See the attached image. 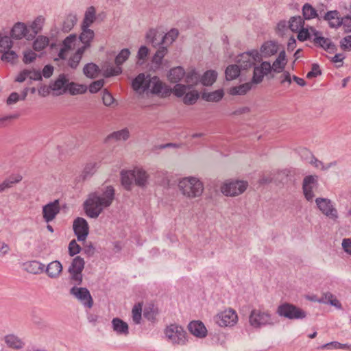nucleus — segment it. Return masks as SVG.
Instances as JSON below:
<instances>
[{
  "label": "nucleus",
  "instance_id": "f257e3e1",
  "mask_svg": "<svg viewBox=\"0 0 351 351\" xmlns=\"http://www.w3.org/2000/svg\"><path fill=\"white\" fill-rule=\"evenodd\" d=\"M114 199V189L107 186L99 191L91 193L84 202V206L86 215L91 218H97L106 208L109 207Z\"/></svg>",
  "mask_w": 351,
  "mask_h": 351
},
{
  "label": "nucleus",
  "instance_id": "f03ea898",
  "mask_svg": "<svg viewBox=\"0 0 351 351\" xmlns=\"http://www.w3.org/2000/svg\"><path fill=\"white\" fill-rule=\"evenodd\" d=\"M178 187L182 194L190 199L200 197L204 190L202 182L193 176L185 177L180 180Z\"/></svg>",
  "mask_w": 351,
  "mask_h": 351
},
{
  "label": "nucleus",
  "instance_id": "7ed1b4c3",
  "mask_svg": "<svg viewBox=\"0 0 351 351\" xmlns=\"http://www.w3.org/2000/svg\"><path fill=\"white\" fill-rule=\"evenodd\" d=\"M248 183L243 180H227L221 186V191L226 196L234 197L242 194L247 188Z\"/></svg>",
  "mask_w": 351,
  "mask_h": 351
},
{
  "label": "nucleus",
  "instance_id": "20e7f679",
  "mask_svg": "<svg viewBox=\"0 0 351 351\" xmlns=\"http://www.w3.org/2000/svg\"><path fill=\"white\" fill-rule=\"evenodd\" d=\"M276 313L279 316L289 319H302L306 316V313L304 310L292 304L287 302L278 306Z\"/></svg>",
  "mask_w": 351,
  "mask_h": 351
},
{
  "label": "nucleus",
  "instance_id": "39448f33",
  "mask_svg": "<svg viewBox=\"0 0 351 351\" xmlns=\"http://www.w3.org/2000/svg\"><path fill=\"white\" fill-rule=\"evenodd\" d=\"M167 339L174 345H184L187 341L186 332L177 324L168 326L165 330Z\"/></svg>",
  "mask_w": 351,
  "mask_h": 351
},
{
  "label": "nucleus",
  "instance_id": "423d86ee",
  "mask_svg": "<svg viewBox=\"0 0 351 351\" xmlns=\"http://www.w3.org/2000/svg\"><path fill=\"white\" fill-rule=\"evenodd\" d=\"M249 323L251 326L255 328H260L267 325H274L271 315L267 311H262L258 309H254L249 316Z\"/></svg>",
  "mask_w": 351,
  "mask_h": 351
},
{
  "label": "nucleus",
  "instance_id": "0eeeda50",
  "mask_svg": "<svg viewBox=\"0 0 351 351\" xmlns=\"http://www.w3.org/2000/svg\"><path fill=\"white\" fill-rule=\"evenodd\" d=\"M85 262L83 258L80 256L75 257L69 269L71 281L75 285H80L82 282V271L84 268Z\"/></svg>",
  "mask_w": 351,
  "mask_h": 351
},
{
  "label": "nucleus",
  "instance_id": "6e6552de",
  "mask_svg": "<svg viewBox=\"0 0 351 351\" xmlns=\"http://www.w3.org/2000/svg\"><path fill=\"white\" fill-rule=\"evenodd\" d=\"M259 51L252 49L240 54L237 57V62L242 70H247L254 66L256 62H260Z\"/></svg>",
  "mask_w": 351,
  "mask_h": 351
},
{
  "label": "nucleus",
  "instance_id": "1a4fd4ad",
  "mask_svg": "<svg viewBox=\"0 0 351 351\" xmlns=\"http://www.w3.org/2000/svg\"><path fill=\"white\" fill-rule=\"evenodd\" d=\"M315 203L323 215L333 221H337L339 217L338 212L330 199L318 197L315 199Z\"/></svg>",
  "mask_w": 351,
  "mask_h": 351
},
{
  "label": "nucleus",
  "instance_id": "9d476101",
  "mask_svg": "<svg viewBox=\"0 0 351 351\" xmlns=\"http://www.w3.org/2000/svg\"><path fill=\"white\" fill-rule=\"evenodd\" d=\"M215 321L221 327L232 326L237 322L238 317L235 311L229 308L218 313Z\"/></svg>",
  "mask_w": 351,
  "mask_h": 351
},
{
  "label": "nucleus",
  "instance_id": "9b49d317",
  "mask_svg": "<svg viewBox=\"0 0 351 351\" xmlns=\"http://www.w3.org/2000/svg\"><path fill=\"white\" fill-rule=\"evenodd\" d=\"M130 51L128 49H122L119 53L115 58V67L108 68L105 71L104 75L106 77H110L114 75H118L122 72V69L120 66L123 62H125L129 58Z\"/></svg>",
  "mask_w": 351,
  "mask_h": 351
},
{
  "label": "nucleus",
  "instance_id": "f8f14e48",
  "mask_svg": "<svg viewBox=\"0 0 351 351\" xmlns=\"http://www.w3.org/2000/svg\"><path fill=\"white\" fill-rule=\"evenodd\" d=\"M73 229L79 241H86L89 233V226L85 219L77 217L73 221Z\"/></svg>",
  "mask_w": 351,
  "mask_h": 351
},
{
  "label": "nucleus",
  "instance_id": "ddd939ff",
  "mask_svg": "<svg viewBox=\"0 0 351 351\" xmlns=\"http://www.w3.org/2000/svg\"><path fill=\"white\" fill-rule=\"evenodd\" d=\"M70 293L74 295L83 305L88 308L93 306V300L88 289L75 286L71 289Z\"/></svg>",
  "mask_w": 351,
  "mask_h": 351
},
{
  "label": "nucleus",
  "instance_id": "4468645a",
  "mask_svg": "<svg viewBox=\"0 0 351 351\" xmlns=\"http://www.w3.org/2000/svg\"><path fill=\"white\" fill-rule=\"evenodd\" d=\"M270 68V62L268 61H263L258 65H254L252 78V83L256 85L261 84L263 81L264 77L271 72Z\"/></svg>",
  "mask_w": 351,
  "mask_h": 351
},
{
  "label": "nucleus",
  "instance_id": "2eb2a0df",
  "mask_svg": "<svg viewBox=\"0 0 351 351\" xmlns=\"http://www.w3.org/2000/svg\"><path fill=\"white\" fill-rule=\"evenodd\" d=\"M60 211L59 199H55L43 206V217L45 222L52 221Z\"/></svg>",
  "mask_w": 351,
  "mask_h": 351
},
{
  "label": "nucleus",
  "instance_id": "dca6fc26",
  "mask_svg": "<svg viewBox=\"0 0 351 351\" xmlns=\"http://www.w3.org/2000/svg\"><path fill=\"white\" fill-rule=\"evenodd\" d=\"M151 92L154 94L160 95L162 97H167L171 93V88L163 84L158 77L149 78Z\"/></svg>",
  "mask_w": 351,
  "mask_h": 351
},
{
  "label": "nucleus",
  "instance_id": "f3484780",
  "mask_svg": "<svg viewBox=\"0 0 351 351\" xmlns=\"http://www.w3.org/2000/svg\"><path fill=\"white\" fill-rule=\"evenodd\" d=\"M313 35V43L315 46L321 47L329 53L337 51L335 45L330 38L322 36L321 32L314 30Z\"/></svg>",
  "mask_w": 351,
  "mask_h": 351
},
{
  "label": "nucleus",
  "instance_id": "a211bd4d",
  "mask_svg": "<svg viewBox=\"0 0 351 351\" xmlns=\"http://www.w3.org/2000/svg\"><path fill=\"white\" fill-rule=\"evenodd\" d=\"M317 177L316 176H308L303 180L302 189L305 198L308 201H312L314 197L313 188L317 184Z\"/></svg>",
  "mask_w": 351,
  "mask_h": 351
},
{
  "label": "nucleus",
  "instance_id": "6ab92c4d",
  "mask_svg": "<svg viewBox=\"0 0 351 351\" xmlns=\"http://www.w3.org/2000/svg\"><path fill=\"white\" fill-rule=\"evenodd\" d=\"M278 51V45L276 42L272 40L266 41L261 46L259 60H262L263 58H268L277 53Z\"/></svg>",
  "mask_w": 351,
  "mask_h": 351
},
{
  "label": "nucleus",
  "instance_id": "aec40b11",
  "mask_svg": "<svg viewBox=\"0 0 351 351\" xmlns=\"http://www.w3.org/2000/svg\"><path fill=\"white\" fill-rule=\"evenodd\" d=\"M149 75L140 73L132 81V86L135 91L145 92L150 87Z\"/></svg>",
  "mask_w": 351,
  "mask_h": 351
},
{
  "label": "nucleus",
  "instance_id": "412c9836",
  "mask_svg": "<svg viewBox=\"0 0 351 351\" xmlns=\"http://www.w3.org/2000/svg\"><path fill=\"white\" fill-rule=\"evenodd\" d=\"M77 42V36L75 34H70L66 37L62 42V47L58 53V57L60 59H65L67 52L73 49Z\"/></svg>",
  "mask_w": 351,
  "mask_h": 351
},
{
  "label": "nucleus",
  "instance_id": "4be33fe9",
  "mask_svg": "<svg viewBox=\"0 0 351 351\" xmlns=\"http://www.w3.org/2000/svg\"><path fill=\"white\" fill-rule=\"evenodd\" d=\"M95 36L94 31L89 29V27H84L82 26V32L79 36L80 41L83 45L81 48L86 50L90 47L91 42L93 41Z\"/></svg>",
  "mask_w": 351,
  "mask_h": 351
},
{
  "label": "nucleus",
  "instance_id": "5701e85b",
  "mask_svg": "<svg viewBox=\"0 0 351 351\" xmlns=\"http://www.w3.org/2000/svg\"><path fill=\"white\" fill-rule=\"evenodd\" d=\"M62 269V265L60 261H53L48 264L45 271L49 278H58L60 276Z\"/></svg>",
  "mask_w": 351,
  "mask_h": 351
},
{
  "label": "nucleus",
  "instance_id": "b1692460",
  "mask_svg": "<svg viewBox=\"0 0 351 351\" xmlns=\"http://www.w3.org/2000/svg\"><path fill=\"white\" fill-rule=\"evenodd\" d=\"M287 59H286V53L285 51H281L276 60L273 62L272 64H270V69L271 71L275 73H281L283 71L286 64H287Z\"/></svg>",
  "mask_w": 351,
  "mask_h": 351
},
{
  "label": "nucleus",
  "instance_id": "393cba45",
  "mask_svg": "<svg viewBox=\"0 0 351 351\" xmlns=\"http://www.w3.org/2000/svg\"><path fill=\"white\" fill-rule=\"evenodd\" d=\"M189 330L193 335L198 337H204L207 330L202 322L193 321L189 324Z\"/></svg>",
  "mask_w": 351,
  "mask_h": 351
},
{
  "label": "nucleus",
  "instance_id": "a878e982",
  "mask_svg": "<svg viewBox=\"0 0 351 351\" xmlns=\"http://www.w3.org/2000/svg\"><path fill=\"white\" fill-rule=\"evenodd\" d=\"M4 341L7 346L12 349L20 350L25 346L22 339L14 334L5 335L4 337Z\"/></svg>",
  "mask_w": 351,
  "mask_h": 351
},
{
  "label": "nucleus",
  "instance_id": "bb28decb",
  "mask_svg": "<svg viewBox=\"0 0 351 351\" xmlns=\"http://www.w3.org/2000/svg\"><path fill=\"white\" fill-rule=\"evenodd\" d=\"M23 179L22 176L19 174L11 175L8 178H5L0 184V193H3L6 190L12 188L14 184L20 182Z\"/></svg>",
  "mask_w": 351,
  "mask_h": 351
},
{
  "label": "nucleus",
  "instance_id": "cd10ccee",
  "mask_svg": "<svg viewBox=\"0 0 351 351\" xmlns=\"http://www.w3.org/2000/svg\"><path fill=\"white\" fill-rule=\"evenodd\" d=\"M134 172V178L135 184L140 186V187H144L147 185V180L149 178L148 174L147 172L139 168L134 169L133 170Z\"/></svg>",
  "mask_w": 351,
  "mask_h": 351
},
{
  "label": "nucleus",
  "instance_id": "c85d7f7f",
  "mask_svg": "<svg viewBox=\"0 0 351 351\" xmlns=\"http://www.w3.org/2000/svg\"><path fill=\"white\" fill-rule=\"evenodd\" d=\"M25 269L31 274H38L44 271L45 265L37 261H31L24 263Z\"/></svg>",
  "mask_w": 351,
  "mask_h": 351
},
{
  "label": "nucleus",
  "instance_id": "c756f323",
  "mask_svg": "<svg viewBox=\"0 0 351 351\" xmlns=\"http://www.w3.org/2000/svg\"><path fill=\"white\" fill-rule=\"evenodd\" d=\"M185 76V71L182 66H176L170 69L168 79L171 83H178Z\"/></svg>",
  "mask_w": 351,
  "mask_h": 351
},
{
  "label": "nucleus",
  "instance_id": "7c9ffc66",
  "mask_svg": "<svg viewBox=\"0 0 351 351\" xmlns=\"http://www.w3.org/2000/svg\"><path fill=\"white\" fill-rule=\"evenodd\" d=\"M323 19L328 22L330 27L337 28L341 26L340 21L341 18L339 16V12L337 10L326 12Z\"/></svg>",
  "mask_w": 351,
  "mask_h": 351
},
{
  "label": "nucleus",
  "instance_id": "2f4dec72",
  "mask_svg": "<svg viewBox=\"0 0 351 351\" xmlns=\"http://www.w3.org/2000/svg\"><path fill=\"white\" fill-rule=\"evenodd\" d=\"M69 84V80L64 75H60L58 78L50 86L51 90L59 91L58 94L65 93L66 90L65 88Z\"/></svg>",
  "mask_w": 351,
  "mask_h": 351
},
{
  "label": "nucleus",
  "instance_id": "473e14b6",
  "mask_svg": "<svg viewBox=\"0 0 351 351\" xmlns=\"http://www.w3.org/2000/svg\"><path fill=\"white\" fill-rule=\"evenodd\" d=\"M112 325L114 331L117 334L126 335L129 333L128 324L119 318H114L112 320Z\"/></svg>",
  "mask_w": 351,
  "mask_h": 351
},
{
  "label": "nucleus",
  "instance_id": "72a5a7b5",
  "mask_svg": "<svg viewBox=\"0 0 351 351\" xmlns=\"http://www.w3.org/2000/svg\"><path fill=\"white\" fill-rule=\"evenodd\" d=\"M27 29L23 23H16L11 30V36L15 39H21L27 34Z\"/></svg>",
  "mask_w": 351,
  "mask_h": 351
},
{
  "label": "nucleus",
  "instance_id": "f704fd0d",
  "mask_svg": "<svg viewBox=\"0 0 351 351\" xmlns=\"http://www.w3.org/2000/svg\"><path fill=\"white\" fill-rule=\"evenodd\" d=\"M253 84L254 83L251 81L237 86H234L230 89V94L232 95H243L252 89Z\"/></svg>",
  "mask_w": 351,
  "mask_h": 351
},
{
  "label": "nucleus",
  "instance_id": "c9c22d12",
  "mask_svg": "<svg viewBox=\"0 0 351 351\" xmlns=\"http://www.w3.org/2000/svg\"><path fill=\"white\" fill-rule=\"evenodd\" d=\"M65 90L71 95H80L85 93L87 90V86L84 84H79L75 82L67 84Z\"/></svg>",
  "mask_w": 351,
  "mask_h": 351
},
{
  "label": "nucleus",
  "instance_id": "e433bc0d",
  "mask_svg": "<svg viewBox=\"0 0 351 351\" xmlns=\"http://www.w3.org/2000/svg\"><path fill=\"white\" fill-rule=\"evenodd\" d=\"M162 35H158L157 31L154 29H149L146 34L147 41L152 43L154 47L164 45V43L162 42Z\"/></svg>",
  "mask_w": 351,
  "mask_h": 351
},
{
  "label": "nucleus",
  "instance_id": "4c0bfd02",
  "mask_svg": "<svg viewBox=\"0 0 351 351\" xmlns=\"http://www.w3.org/2000/svg\"><path fill=\"white\" fill-rule=\"evenodd\" d=\"M121 176V184L123 187L128 191L131 190L133 180H134L133 170L122 171Z\"/></svg>",
  "mask_w": 351,
  "mask_h": 351
},
{
  "label": "nucleus",
  "instance_id": "58836bf2",
  "mask_svg": "<svg viewBox=\"0 0 351 351\" xmlns=\"http://www.w3.org/2000/svg\"><path fill=\"white\" fill-rule=\"evenodd\" d=\"M130 131L128 128H123L121 130L115 131L110 134L107 136L108 140L119 141H126L130 138Z\"/></svg>",
  "mask_w": 351,
  "mask_h": 351
},
{
  "label": "nucleus",
  "instance_id": "ea45409f",
  "mask_svg": "<svg viewBox=\"0 0 351 351\" xmlns=\"http://www.w3.org/2000/svg\"><path fill=\"white\" fill-rule=\"evenodd\" d=\"M200 79L199 75L195 69L185 73V82L190 88L200 82Z\"/></svg>",
  "mask_w": 351,
  "mask_h": 351
},
{
  "label": "nucleus",
  "instance_id": "a19ab883",
  "mask_svg": "<svg viewBox=\"0 0 351 351\" xmlns=\"http://www.w3.org/2000/svg\"><path fill=\"white\" fill-rule=\"evenodd\" d=\"M217 73L213 70L206 71L200 77V82L204 86H211L217 80Z\"/></svg>",
  "mask_w": 351,
  "mask_h": 351
},
{
  "label": "nucleus",
  "instance_id": "79ce46f5",
  "mask_svg": "<svg viewBox=\"0 0 351 351\" xmlns=\"http://www.w3.org/2000/svg\"><path fill=\"white\" fill-rule=\"evenodd\" d=\"M95 9L93 6L89 7L85 12L82 26L89 27L95 20Z\"/></svg>",
  "mask_w": 351,
  "mask_h": 351
},
{
  "label": "nucleus",
  "instance_id": "37998d69",
  "mask_svg": "<svg viewBox=\"0 0 351 351\" xmlns=\"http://www.w3.org/2000/svg\"><path fill=\"white\" fill-rule=\"evenodd\" d=\"M85 51V49L79 47L75 53L70 57L68 64L71 68L76 69L78 66Z\"/></svg>",
  "mask_w": 351,
  "mask_h": 351
},
{
  "label": "nucleus",
  "instance_id": "c03bdc74",
  "mask_svg": "<svg viewBox=\"0 0 351 351\" xmlns=\"http://www.w3.org/2000/svg\"><path fill=\"white\" fill-rule=\"evenodd\" d=\"M241 67L239 64H231L227 66L225 71L226 78L227 80H232L239 77L241 73Z\"/></svg>",
  "mask_w": 351,
  "mask_h": 351
},
{
  "label": "nucleus",
  "instance_id": "a18cd8bd",
  "mask_svg": "<svg viewBox=\"0 0 351 351\" xmlns=\"http://www.w3.org/2000/svg\"><path fill=\"white\" fill-rule=\"evenodd\" d=\"M302 14L305 19L309 20L317 18L320 20L317 10L309 3H305L302 7Z\"/></svg>",
  "mask_w": 351,
  "mask_h": 351
},
{
  "label": "nucleus",
  "instance_id": "49530a36",
  "mask_svg": "<svg viewBox=\"0 0 351 351\" xmlns=\"http://www.w3.org/2000/svg\"><path fill=\"white\" fill-rule=\"evenodd\" d=\"M99 66L94 63L86 64L83 69L84 74L89 78H95L99 73Z\"/></svg>",
  "mask_w": 351,
  "mask_h": 351
},
{
  "label": "nucleus",
  "instance_id": "de8ad7c7",
  "mask_svg": "<svg viewBox=\"0 0 351 351\" xmlns=\"http://www.w3.org/2000/svg\"><path fill=\"white\" fill-rule=\"evenodd\" d=\"M319 303H329L338 308H341V304L339 301L331 293H326L323 296L318 300Z\"/></svg>",
  "mask_w": 351,
  "mask_h": 351
},
{
  "label": "nucleus",
  "instance_id": "09e8293b",
  "mask_svg": "<svg viewBox=\"0 0 351 351\" xmlns=\"http://www.w3.org/2000/svg\"><path fill=\"white\" fill-rule=\"evenodd\" d=\"M223 90H217L210 93H204L202 98L207 101L217 102L223 98Z\"/></svg>",
  "mask_w": 351,
  "mask_h": 351
},
{
  "label": "nucleus",
  "instance_id": "8fccbe9b",
  "mask_svg": "<svg viewBox=\"0 0 351 351\" xmlns=\"http://www.w3.org/2000/svg\"><path fill=\"white\" fill-rule=\"evenodd\" d=\"M289 28L292 32H296L304 27V20L300 16H293L289 20Z\"/></svg>",
  "mask_w": 351,
  "mask_h": 351
},
{
  "label": "nucleus",
  "instance_id": "3c124183",
  "mask_svg": "<svg viewBox=\"0 0 351 351\" xmlns=\"http://www.w3.org/2000/svg\"><path fill=\"white\" fill-rule=\"evenodd\" d=\"M77 17L73 14H69L66 16L62 23V29L64 32H69L72 29L76 24Z\"/></svg>",
  "mask_w": 351,
  "mask_h": 351
},
{
  "label": "nucleus",
  "instance_id": "603ef678",
  "mask_svg": "<svg viewBox=\"0 0 351 351\" xmlns=\"http://www.w3.org/2000/svg\"><path fill=\"white\" fill-rule=\"evenodd\" d=\"M29 90V88L26 87L23 89V90L21 93V96L17 93H12L8 98L7 99V104L11 105L13 104L16 103L19 99L24 100L25 99L27 93Z\"/></svg>",
  "mask_w": 351,
  "mask_h": 351
},
{
  "label": "nucleus",
  "instance_id": "864d4df0",
  "mask_svg": "<svg viewBox=\"0 0 351 351\" xmlns=\"http://www.w3.org/2000/svg\"><path fill=\"white\" fill-rule=\"evenodd\" d=\"M99 167V164L96 162H88L82 171L83 179L93 176Z\"/></svg>",
  "mask_w": 351,
  "mask_h": 351
},
{
  "label": "nucleus",
  "instance_id": "5fc2aeb1",
  "mask_svg": "<svg viewBox=\"0 0 351 351\" xmlns=\"http://www.w3.org/2000/svg\"><path fill=\"white\" fill-rule=\"evenodd\" d=\"M49 43V40L47 37L44 36H39L34 42V49L40 51L48 46Z\"/></svg>",
  "mask_w": 351,
  "mask_h": 351
},
{
  "label": "nucleus",
  "instance_id": "6e6d98bb",
  "mask_svg": "<svg viewBox=\"0 0 351 351\" xmlns=\"http://www.w3.org/2000/svg\"><path fill=\"white\" fill-rule=\"evenodd\" d=\"M179 34L177 29H171L165 35L162 36V42L167 45H171L178 38Z\"/></svg>",
  "mask_w": 351,
  "mask_h": 351
},
{
  "label": "nucleus",
  "instance_id": "4d7b16f0",
  "mask_svg": "<svg viewBox=\"0 0 351 351\" xmlns=\"http://www.w3.org/2000/svg\"><path fill=\"white\" fill-rule=\"evenodd\" d=\"M199 98V93L196 90L186 93L184 96L183 101L186 105L194 104Z\"/></svg>",
  "mask_w": 351,
  "mask_h": 351
},
{
  "label": "nucleus",
  "instance_id": "13d9d810",
  "mask_svg": "<svg viewBox=\"0 0 351 351\" xmlns=\"http://www.w3.org/2000/svg\"><path fill=\"white\" fill-rule=\"evenodd\" d=\"M189 89H190V88L187 85L177 83L174 87L171 88V93L176 97H181L186 94V90Z\"/></svg>",
  "mask_w": 351,
  "mask_h": 351
},
{
  "label": "nucleus",
  "instance_id": "bf43d9fd",
  "mask_svg": "<svg viewBox=\"0 0 351 351\" xmlns=\"http://www.w3.org/2000/svg\"><path fill=\"white\" fill-rule=\"evenodd\" d=\"M167 53V48L165 46H160L156 51L154 58L153 62L157 64H160L165 56Z\"/></svg>",
  "mask_w": 351,
  "mask_h": 351
},
{
  "label": "nucleus",
  "instance_id": "052dcab7",
  "mask_svg": "<svg viewBox=\"0 0 351 351\" xmlns=\"http://www.w3.org/2000/svg\"><path fill=\"white\" fill-rule=\"evenodd\" d=\"M132 319L134 322L136 324H140L141 319V313H142V305L140 303H138L134 305L132 311Z\"/></svg>",
  "mask_w": 351,
  "mask_h": 351
},
{
  "label": "nucleus",
  "instance_id": "680f3d73",
  "mask_svg": "<svg viewBox=\"0 0 351 351\" xmlns=\"http://www.w3.org/2000/svg\"><path fill=\"white\" fill-rule=\"evenodd\" d=\"M45 22V18L42 16H38L32 23L31 29L34 34H38L42 29Z\"/></svg>",
  "mask_w": 351,
  "mask_h": 351
},
{
  "label": "nucleus",
  "instance_id": "e2e57ef3",
  "mask_svg": "<svg viewBox=\"0 0 351 351\" xmlns=\"http://www.w3.org/2000/svg\"><path fill=\"white\" fill-rule=\"evenodd\" d=\"M69 254L71 256H73L80 252L82 250L81 246L77 243L75 239H73L70 241L68 247Z\"/></svg>",
  "mask_w": 351,
  "mask_h": 351
},
{
  "label": "nucleus",
  "instance_id": "0e129e2a",
  "mask_svg": "<svg viewBox=\"0 0 351 351\" xmlns=\"http://www.w3.org/2000/svg\"><path fill=\"white\" fill-rule=\"evenodd\" d=\"M12 46V42L10 37L4 36L0 39V52H4L10 49Z\"/></svg>",
  "mask_w": 351,
  "mask_h": 351
},
{
  "label": "nucleus",
  "instance_id": "69168bd1",
  "mask_svg": "<svg viewBox=\"0 0 351 351\" xmlns=\"http://www.w3.org/2000/svg\"><path fill=\"white\" fill-rule=\"evenodd\" d=\"M340 48L344 51H351V35L343 38L339 42Z\"/></svg>",
  "mask_w": 351,
  "mask_h": 351
},
{
  "label": "nucleus",
  "instance_id": "338daca9",
  "mask_svg": "<svg viewBox=\"0 0 351 351\" xmlns=\"http://www.w3.org/2000/svg\"><path fill=\"white\" fill-rule=\"evenodd\" d=\"M157 314L156 310L154 308V305H149L144 309V317L148 320H154Z\"/></svg>",
  "mask_w": 351,
  "mask_h": 351
},
{
  "label": "nucleus",
  "instance_id": "774afa93",
  "mask_svg": "<svg viewBox=\"0 0 351 351\" xmlns=\"http://www.w3.org/2000/svg\"><path fill=\"white\" fill-rule=\"evenodd\" d=\"M341 25H342L344 32H351V16H347L341 19Z\"/></svg>",
  "mask_w": 351,
  "mask_h": 351
}]
</instances>
